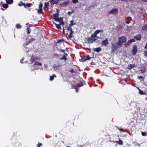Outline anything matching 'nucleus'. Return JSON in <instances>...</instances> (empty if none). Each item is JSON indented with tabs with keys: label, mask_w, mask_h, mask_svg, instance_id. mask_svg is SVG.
Returning a JSON list of instances; mask_svg holds the SVG:
<instances>
[{
	"label": "nucleus",
	"mask_w": 147,
	"mask_h": 147,
	"mask_svg": "<svg viewBox=\"0 0 147 147\" xmlns=\"http://www.w3.org/2000/svg\"><path fill=\"white\" fill-rule=\"evenodd\" d=\"M37 65H39L40 66H41L42 65V64L41 63H39L38 62H36L34 65H33V67H37Z\"/></svg>",
	"instance_id": "12"
},
{
	"label": "nucleus",
	"mask_w": 147,
	"mask_h": 147,
	"mask_svg": "<svg viewBox=\"0 0 147 147\" xmlns=\"http://www.w3.org/2000/svg\"><path fill=\"white\" fill-rule=\"evenodd\" d=\"M23 3L21 2L18 5L20 6H21L23 5Z\"/></svg>",
	"instance_id": "45"
},
{
	"label": "nucleus",
	"mask_w": 147,
	"mask_h": 147,
	"mask_svg": "<svg viewBox=\"0 0 147 147\" xmlns=\"http://www.w3.org/2000/svg\"><path fill=\"white\" fill-rule=\"evenodd\" d=\"M2 6L5 8H7L8 7V5L7 4H3L2 5Z\"/></svg>",
	"instance_id": "20"
},
{
	"label": "nucleus",
	"mask_w": 147,
	"mask_h": 147,
	"mask_svg": "<svg viewBox=\"0 0 147 147\" xmlns=\"http://www.w3.org/2000/svg\"><path fill=\"white\" fill-rule=\"evenodd\" d=\"M94 50L95 51L98 52L101 50V48L100 47L96 48L94 49Z\"/></svg>",
	"instance_id": "11"
},
{
	"label": "nucleus",
	"mask_w": 147,
	"mask_h": 147,
	"mask_svg": "<svg viewBox=\"0 0 147 147\" xmlns=\"http://www.w3.org/2000/svg\"><path fill=\"white\" fill-rule=\"evenodd\" d=\"M42 9H39L37 10V12L39 14H41L42 13Z\"/></svg>",
	"instance_id": "25"
},
{
	"label": "nucleus",
	"mask_w": 147,
	"mask_h": 147,
	"mask_svg": "<svg viewBox=\"0 0 147 147\" xmlns=\"http://www.w3.org/2000/svg\"><path fill=\"white\" fill-rule=\"evenodd\" d=\"M118 144L119 145H122L123 144V142L120 139H119V140L118 141Z\"/></svg>",
	"instance_id": "26"
},
{
	"label": "nucleus",
	"mask_w": 147,
	"mask_h": 147,
	"mask_svg": "<svg viewBox=\"0 0 147 147\" xmlns=\"http://www.w3.org/2000/svg\"><path fill=\"white\" fill-rule=\"evenodd\" d=\"M134 67H135V65H134L129 64L128 65V69H130Z\"/></svg>",
	"instance_id": "13"
},
{
	"label": "nucleus",
	"mask_w": 147,
	"mask_h": 147,
	"mask_svg": "<svg viewBox=\"0 0 147 147\" xmlns=\"http://www.w3.org/2000/svg\"><path fill=\"white\" fill-rule=\"evenodd\" d=\"M142 29L144 30H147V25L146 24L142 27Z\"/></svg>",
	"instance_id": "19"
},
{
	"label": "nucleus",
	"mask_w": 147,
	"mask_h": 147,
	"mask_svg": "<svg viewBox=\"0 0 147 147\" xmlns=\"http://www.w3.org/2000/svg\"><path fill=\"white\" fill-rule=\"evenodd\" d=\"M91 37L92 38H94L95 37H97V35H96L94 33L92 35H91Z\"/></svg>",
	"instance_id": "33"
},
{
	"label": "nucleus",
	"mask_w": 147,
	"mask_h": 147,
	"mask_svg": "<svg viewBox=\"0 0 147 147\" xmlns=\"http://www.w3.org/2000/svg\"><path fill=\"white\" fill-rule=\"evenodd\" d=\"M22 4L25 7H26V4H25L24 3H23V4Z\"/></svg>",
	"instance_id": "51"
},
{
	"label": "nucleus",
	"mask_w": 147,
	"mask_h": 147,
	"mask_svg": "<svg viewBox=\"0 0 147 147\" xmlns=\"http://www.w3.org/2000/svg\"><path fill=\"white\" fill-rule=\"evenodd\" d=\"M146 69L145 68H143L140 70L141 72L142 73H144Z\"/></svg>",
	"instance_id": "35"
},
{
	"label": "nucleus",
	"mask_w": 147,
	"mask_h": 147,
	"mask_svg": "<svg viewBox=\"0 0 147 147\" xmlns=\"http://www.w3.org/2000/svg\"><path fill=\"white\" fill-rule=\"evenodd\" d=\"M60 25H62L63 26H64L65 25V23L63 21H61L60 23L59 24Z\"/></svg>",
	"instance_id": "36"
},
{
	"label": "nucleus",
	"mask_w": 147,
	"mask_h": 147,
	"mask_svg": "<svg viewBox=\"0 0 147 147\" xmlns=\"http://www.w3.org/2000/svg\"><path fill=\"white\" fill-rule=\"evenodd\" d=\"M50 137V136H47V135H46V137L47 138H49Z\"/></svg>",
	"instance_id": "56"
},
{
	"label": "nucleus",
	"mask_w": 147,
	"mask_h": 147,
	"mask_svg": "<svg viewBox=\"0 0 147 147\" xmlns=\"http://www.w3.org/2000/svg\"><path fill=\"white\" fill-rule=\"evenodd\" d=\"M55 26L57 29H60L61 27L59 24H55Z\"/></svg>",
	"instance_id": "30"
},
{
	"label": "nucleus",
	"mask_w": 147,
	"mask_h": 147,
	"mask_svg": "<svg viewBox=\"0 0 147 147\" xmlns=\"http://www.w3.org/2000/svg\"><path fill=\"white\" fill-rule=\"evenodd\" d=\"M108 44V39L107 38H105V40L102 41L101 45L103 46H107Z\"/></svg>",
	"instance_id": "4"
},
{
	"label": "nucleus",
	"mask_w": 147,
	"mask_h": 147,
	"mask_svg": "<svg viewBox=\"0 0 147 147\" xmlns=\"http://www.w3.org/2000/svg\"><path fill=\"white\" fill-rule=\"evenodd\" d=\"M27 34H29L31 32L30 29L29 27H27Z\"/></svg>",
	"instance_id": "27"
},
{
	"label": "nucleus",
	"mask_w": 147,
	"mask_h": 147,
	"mask_svg": "<svg viewBox=\"0 0 147 147\" xmlns=\"http://www.w3.org/2000/svg\"><path fill=\"white\" fill-rule=\"evenodd\" d=\"M72 2L74 3H78V0H72Z\"/></svg>",
	"instance_id": "42"
},
{
	"label": "nucleus",
	"mask_w": 147,
	"mask_h": 147,
	"mask_svg": "<svg viewBox=\"0 0 147 147\" xmlns=\"http://www.w3.org/2000/svg\"><path fill=\"white\" fill-rule=\"evenodd\" d=\"M90 56L88 55H87L84 57V58L82 59V60L83 61H85L87 60H89L90 59Z\"/></svg>",
	"instance_id": "7"
},
{
	"label": "nucleus",
	"mask_w": 147,
	"mask_h": 147,
	"mask_svg": "<svg viewBox=\"0 0 147 147\" xmlns=\"http://www.w3.org/2000/svg\"><path fill=\"white\" fill-rule=\"evenodd\" d=\"M42 3H40V4L39 6V9H42Z\"/></svg>",
	"instance_id": "32"
},
{
	"label": "nucleus",
	"mask_w": 147,
	"mask_h": 147,
	"mask_svg": "<svg viewBox=\"0 0 147 147\" xmlns=\"http://www.w3.org/2000/svg\"><path fill=\"white\" fill-rule=\"evenodd\" d=\"M96 40H97V39H96V38H94V39H93V41H96Z\"/></svg>",
	"instance_id": "58"
},
{
	"label": "nucleus",
	"mask_w": 147,
	"mask_h": 147,
	"mask_svg": "<svg viewBox=\"0 0 147 147\" xmlns=\"http://www.w3.org/2000/svg\"><path fill=\"white\" fill-rule=\"evenodd\" d=\"M35 40V39L33 38L30 37H28L26 39V41L29 42H33Z\"/></svg>",
	"instance_id": "6"
},
{
	"label": "nucleus",
	"mask_w": 147,
	"mask_h": 147,
	"mask_svg": "<svg viewBox=\"0 0 147 147\" xmlns=\"http://www.w3.org/2000/svg\"><path fill=\"white\" fill-rule=\"evenodd\" d=\"M129 44L127 43V44H125V46H127L128 45H129Z\"/></svg>",
	"instance_id": "59"
},
{
	"label": "nucleus",
	"mask_w": 147,
	"mask_h": 147,
	"mask_svg": "<svg viewBox=\"0 0 147 147\" xmlns=\"http://www.w3.org/2000/svg\"><path fill=\"white\" fill-rule=\"evenodd\" d=\"M99 32H102V31H103V30H99Z\"/></svg>",
	"instance_id": "62"
},
{
	"label": "nucleus",
	"mask_w": 147,
	"mask_h": 147,
	"mask_svg": "<svg viewBox=\"0 0 147 147\" xmlns=\"http://www.w3.org/2000/svg\"><path fill=\"white\" fill-rule=\"evenodd\" d=\"M83 84L82 83H81L80 84H78L76 85V87H80L81 86H83Z\"/></svg>",
	"instance_id": "37"
},
{
	"label": "nucleus",
	"mask_w": 147,
	"mask_h": 147,
	"mask_svg": "<svg viewBox=\"0 0 147 147\" xmlns=\"http://www.w3.org/2000/svg\"><path fill=\"white\" fill-rule=\"evenodd\" d=\"M63 60L64 59L65 61H66L67 58L65 57V55H63L62 57L59 58Z\"/></svg>",
	"instance_id": "24"
},
{
	"label": "nucleus",
	"mask_w": 147,
	"mask_h": 147,
	"mask_svg": "<svg viewBox=\"0 0 147 147\" xmlns=\"http://www.w3.org/2000/svg\"><path fill=\"white\" fill-rule=\"evenodd\" d=\"M58 20H57V21H58V22H60V21H61V19H60V18H58Z\"/></svg>",
	"instance_id": "55"
},
{
	"label": "nucleus",
	"mask_w": 147,
	"mask_h": 147,
	"mask_svg": "<svg viewBox=\"0 0 147 147\" xmlns=\"http://www.w3.org/2000/svg\"><path fill=\"white\" fill-rule=\"evenodd\" d=\"M134 39H130L128 42V43H129V44H130V43L134 41Z\"/></svg>",
	"instance_id": "38"
},
{
	"label": "nucleus",
	"mask_w": 147,
	"mask_h": 147,
	"mask_svg": "<svg viewBox=\"0 0 147 147\" xmlns=\"http://www.w3.org/2000/svg\"><path fill=\"white\" fill-rule=\"evenodd\" d=\"M71 73H73L74 72V71L73 70H71Z\"/></svg>",
	"instance_id": "63"
},
{
	"label": "nucleus",
	"mask_w": 147,
	"mask_h": 147,
	"mask_svg": "<svg viewBox=\"0 0 147 147\" xmlns=\"http://www.w3.org/2000/svg\"><path fill=\"white\" fill-rule=\"evenodd\" d=\"M32 5V4L30 3H26V7H30Z\"/></svg>",
	"instance_id": "39"
},
{
	"label": "nucleus",
	"mask_w": 147,
	"mask_h": 147,
	"mask_svg": "<svg viewBox=\"0 0 147 147\" xmlns=\"http://www.w3.org/2000/svg\"><path fill=\"white\" fill-rule=\"evenodd\" d=\"M74 11V10L72 9L71 10V13H72Z\"/></svg>",
	"instance_id": "57"
},
{
	"label": "nucleus",
	"mask_w": 147,
	"mask_h": 147,
	"mask_svg": "<svg viewBox=\"0 0 147 147\" xmlns=\"http://www.w3.org/2000/svg\"><path fill=\"white\" fill-rule=\"evenodd\" d=\"M141 38V35L140 34H138L134 37L135 39H136L138 40H140Z\"/></svg>",
	"instance_id": "9"
},
{
	"label": "nucleus",
	"mask_w": 147,
	"mask_h": 147,
	"mask_svg": "<svg viewBox=\"0 0 147 147\" xmlns=\"http://www.w3.org/2000/svg\"><path fill=\"white\" fill-rule=\"evenodd\" d=\"M67 13L69 15H70L72 13H71V11L68 12Z\"/></svg>",
	"instance_id": "49"
},
{
	"label": "nucleus",
	"mask_w": 147,
	"mask_h": 147,
	"mask_svg": "<svg viewBox=\"0 0 147 147\" xmlns=\"http://www.w3.org/2000/svg\"><path fill=\"white\" fill-rule=\"evenodd\" d=\"M99 30H97L94 32V33L97 35L99 33Z\"/></svg>",
	"instance_id": "34"
},
{
	"label": "nucleus",
	"mask_w": 147,
	"mask_h": 147,
	"mask_svg": "<svg viewBox=\"0 0 147 147\" xmlns=\"http://www.w3.org/2000/svg\"><path fill=\"white\" fill-rule=\"evenodd\" d=\"M62 33H63V34H65V31H64V30H63V31L62 32Z\"/></svg>",
	"instance_id": "61"
},
{
	"label": "nucleus",
	"mask_w": 147,
	"mask_h": 147,
	"mask_svg": "<svg viewBox=\"0 0 147 147\" xmlns=\"http://www.w3.org/2000/svg\"><path fill=\"white\" fill-rule=\"evenodd\" d=\"M70 32L68 37L69 39H71V38H72V35L74 33V31L72 30V29L71 28H70Z\"/></svg>",
	"instance_id": "8"
},
{
	"label": "nucleus",
	"mask_w": 147,
	"mask_h": 147,
	"mask_svg": "<svg viewBox=\"0 0 147 147\" xmlns=\"http://www.w3.org/2000/svg\"><path fill=\"white\" fill-rule=\"evenodd\" d=\"M118 47L117 46L115 43L113 44L111 46V49L112 51H115L118 48Z\"/></svg>",
	"instance_id": "5"
},
{
	"label": "nucleus",
	"mask_w": 147,
	"mask_h": 147,
	"mask_svg": "<svg viewBox=\"0 0 147 147\" xmlns=\"http://www.w3.org/2000/svg\"><path fill=\"white\" fill-rule=\"evenodd\" d=\"M58 17H55L54 18V20H55V21H57V20H58V18H57Z\"/></svg>",
	"instance_id": "48"
},
{
	"label": "nucleus",
	"mask_w": 147,
	"mask_h": 147,
	"mask_svg": "<svg viewBox=\"0 0 147 147\" xmlns=\"http://www.w3.org/2000/svg\"><path fill=\"white\" fill-rule=\"evenodd\" d=\"M6 2L9 4L12 3L13 1V0H5Z\"/></svg>",
	"instance_id": "18"
},
{
	"label": "nucleus",
	"mask_w": 147,
	"mask_h": 147,
	"mask_svg": "<svg viewBox=\"0 0 147 147\" xmlns=\"http://www.w3.org/2000/svg\"><path fill=\"white\" fill-rule=\"evenodd\" d=\"M57 13H55L53 15V16L55 17H58V10H57Z\"/></svg>",
	"instance_id": "23"
},
{
	"label": "nucleus",
	"mask_w": 147,
	"mask_h": 147,
	"mask_svg": "<svg viewBox=\"0 0 147 147\" xmlns=\"http://www.w3.org/2000/svg\"><path fill=\"white\" fill-rule=\"evenodd\" d=\"M115 44H116L117 46L118 47V48L121 47L122 45V43L121 42H119V41L117 43Z\"/></svg>",
	"instance_id": "15"
},
{
	"label": "nucleus",
	"mask_w": 147,
	"mask_h": 147,
	"mask_svg": "<svg viewBox=\"0 0 147 147\" xmlns=\"http://www.w3.org/2000/svg\"><path fill=\"white\" fill-rule=\"evenodd\" d=\"M139 93L141 94H146V93L145 92H143L140 90H139Z\"/></svg>",
	"instance_id": "31"
},
{
	"label": "nucleus",
	"mask_w": 147,
	"mask_h": 147,
	"mask_svg": "<svg viewBox=\"0 0 147 147\" xmlns=\"http://www.w3.org/2000/svg\"><path fill=\"white\" fill-rule=\"evenodd\" d=\"M36 58L32 56L31 58L30 59V61L31 62H33L34 61H36Z\"/></svg>",
	"instance_id": "17"
},
{
	"label": "nucleus",
	"mask_w": 147,
	"mask_h": 147,
	"mask_svg": "<svg viewBox=\"0 0 147 147\" xmlns=\"http://www.w3.org/2000/svg\"><path fill=\"white\" fill-rule=\"evenodd\" d=\"M16 27L17 28H20L21 27V26L19 24H17L16 25Z\"/></svg>",
	"instance_id": "29"
},
{
	"label": "nucleus",
	"mask_w": 147,
	"mask_h": 147,
	"mask_svg": "<svg viewBox=\"0 0 147 147\" xmlns=\"http://www.w3.org/2000/svg\"><path fill=\"white\" fill-rule=\"evenodd\" d=\"M141 134L144 136H147V132H142Z\"/></svg>",
	"instance_id": "22"
},
{
	"label": "nucleus",
	"mask_w": 147,
	"mask_h": 147,
	"mask_svg": "<svg viewBox=\"0 0 147 147\" xmlns=\"http://www.w3.org/2000/svg\"><path fill=\"white\" fill-rule=\"evenodd\" d=\"M118 9L117 8L113 9L109 11V13L110 14H116L118 13Z\"/></svg>",
	"instance_id": "3"
},
{
	"label": "nucleus",
	"mask_w": 147,
	"mask_h": 147,
	"mask_svg": "<svg viewBox=\"0 0 147 147\" xmlns=\"http://www.w3.org/2000/svg\"><path fill=\"white\" fill-rule=\"evenodd\" d=\"M75 24H76V23H73V24L70 23V24L69 25V27H71L72 26L74 25Z\"/></svg>",
	"instance_id": "43"
},
{
	"label": "nucleus",
	"mask_w": 147,
	"mask_h": 147,
	"mask_svg": "<svg viewBox=\"0 0 147 147\" xmlns=\"http://www.w3.org/2000/svg\"><path fill=\"white\" fill-rule=\"evenodd\" d=\"M144 55L146 57H147V51H145L144 53Z\"/></svg>",
	"instance_id": "40"
},
{
	"label": "nucleus",
	"mask_w": 147,
	"mask_h": 147,
	"mask_svg": "<svg viewBox=\"0 0 147 147\" xmlns=\"http://www.w3.org/2000/svg\"><path fill=\"white\" fill-rule=\"evenodd\" d=\"M69 3L67 2H64L63 3H61V5L62 6H66Z\"/></svg>",
	"instance_id": "14"
},
{
	"label": "nucleus",
	"mask_w": 147,
	"mask_h": 147,
	"mask_svg": "<svg viewBox=\"0 0 147 147\" xmlns=\"http://www.w3.org/2000/svg\"><path fill=\"white\" fill-rule=\"evenodd\" d=\"M49 5V3H45V4L44 9L47 8L48 6Z\"/></svg>",
	"instance_id": "28"
},
{
	"label": "nucleus",
	"mask_w": 147,
	"mask_h": 147,
	"mask_svg": "<svg viewBox=\"0 0 147 147\" xmlns=\"http://www.w3.org/2000/svg\"><path fill=\"white\" fill-rule=\"evenodd\" d=\"M56 77V76L54 74H53V76H50V80L51 81L53 80L54 79V77Z\"/></svg>",
	"instance_id": "21"
},
{
	"label": "nucleus",
	"mask_w": 147,
	"mask_h": 147,
	"mask_svg": "<svg viewBox=\"0 0 147 147\" xmlns=\"http://www.w3.org/2000/svg\"><path fill=\"white\" fill-rule=\"evenodd\" d=\"M137 51V47L136 45H134L132 49L131 50V53L134 55H136Z\"/></svg>",
	"instance_id": "2"
},
{
	"label": "nucleus",
	"mask_w": 147,
	"mask_h": 147,
	"mask_svg": "<svg viewBox=\"0 0 147 147\" xmlns=\"http://www.w3.org/2000/svg\"><path fill=\"white\" fill-rule=\"evenodd\" d=\"M138 79H142L143 78V77H142V76H138Z\"/></svg>",
	"instance_id": "47"
},
{
	"label": "nucleus",
	"mask_w": 147,
	"mask_h": 147,
	"mask_svg": "<svg viewBox=\"0 0 147 147\" xmlns=\"http://www.w3.org/2000/svg\"><path fill=\"white\" fill-rule=\"evenodd\" d=\"M67 25H66L65 26V28H67V30L68 31H69V30H70V28H69V27H68L67 28Z\"/></svg>",
	"instance_id": "41"
},
{
	"label": "nucleus",
	"mask_w": 147,
	"mask_h": 147,
	"mask_svg": "<svg viewBox=\"0 0 147 147\" xmlns=\"http://www.w3.org/2000/svg\"><path fill=\"white\" fill-rule=\"evenodd\" d=\"M142 0L144 2H147V0Z\"/></svg>",
	"instance_id": "64"
},
{
	"label": "nucleus",
	"mask_w": 147,
	"mask_h": 147,
	"mask_svg": "<svg viewBox=\"0 0 147 147\" xmlns=\"http://www.w3.org/2000/svg\"><path fill=\"white\" fill-rule=\"evenodd\" d=\"M126 38L125 36H123L118 38V41L122 43L125 42L126 40Z\"/></svg>",
	"instance_id": "1"
},
{
	"label": "nucleus",
	"mask_w": 147,
	"mask_h": 147,
	"mask_svg": "<svg viewBox=\"0 0 147 147\" xmlns=\"http://www.w3.org/2000/svg\"><path fill=\"white\" fill-rule=\"evenodd\" d=\"M61 51H62L63 52H65L64 50H62V49L61 50Z\"/></svg>",
	"instance_id": "60"
},
{
	"label": "nucleus",
	"mask_w": 147,
	"mask_h": 147,
	"mask_svg": "<svg viewBox=\"0 0 147 147\" xmlns=\"http://www.w3.org/2000/svg\"><path fill=\"white\" fill-rule=\"evenodd\" d=\"M73 22H74V20H71V21H70V23L71 24H73V23H74Z\"/></svg>",
	"instance_id": "52"
},
{
	"label": "nucleus",
	"mask_w": 147,
	"mask_h": 147,
	"mask_svg": "<svg viewBox=\"0 0 147 147\" xmlns=\"http://www.w3.org/2000/svg\"><path fill=\"white\" fill-rule=\"evenodd\" d=\"M42 145V144L41 143H40L39 144H38L37 145V147H40V146Z\"/></svg>",
	"instance_id": "46"
},
{
	"label": "nucleus",
	"mask_w": 147,
	"mask_h": 147,
	"mask_svg": "<svg viewBox=\"0 0 147 147\" xmlns=\"http://www.w3.org/2000/svg\"><path fill=\"white\" fill-rule=\"evenodd\" d=\"M51 3V4H54L56 3H57V0H51L50 1Z\"/></svg>",
	"instance_id": "16"
},
{
	"label": "nucleus",
	"mask_w": 147,
	"mask_h": 147,
	"mask_svg": "<svg viewBox=\"0 0 147 147\" xmlns=\"http://www.w3.org/2000/svg\"><path fill=\"white\" fill-rule=\"evenodd\" d=\"M22 4L25 7H26V4H25L24 3H23V4Z\"/></svg>",
	"instance_id": "50"
},
{
	"label": "nucleus",
	"mask_w": 147,
	"mask_h": 147,
	"mask_svg": "<svg viewBox=\"0 0 147 147\" xmlns=\"http://www.w3.org/2000/svg\"><path fill=\"white\" fill-rule=\"evenodd\" d=\"M87 42L88 43H91L93 42V39L91 38H89L87 39Z\"/></svg>",
	"instance_id": "10"
},
{
	"label": "nucleus",
	"mask_w": 147,
	"mask_h": 147,
	"mask_svg": "<svg viewBox=\"0 0 147 147\" xmlns=\"http://www.w3.org/2000/svg\"><path fill=\"white\" fill-rule=\"evenodd\" d=\"M145 49H147V42L146 43V45L145 47Z\"/></svg>",
	"instance_id": "53"
},
{
	"label": "nucleus",
	"mask_w": 147,
	"mask_h": 147,
	"mask_svg": "<svg viewBox=\"0 0 147 147\" xmlns=\"http://www.w3.org/2000/svg\"><path fill=\"white\" fill-rule=\"evenodd\" d=\"M119 129L121 131H122V132H125V130L122 128H120Z\"/></svg>",
	"instance_id": "44"
},
{
	"label": "nucleus",
	"mask_w": 147,
	"mask_h": 147,
	"mask_svg": "<svg viewBox=\"0 0 147 147\" xmlns=\"http://www.w3.org/2000/svg\"><path fill=\"white\" fill-rule=\"evenodd\" d=\"M112 142H114V143H117L118 144V141H112Z\"/></svg>",
	"instance_id": "54"
}]
</instances>
